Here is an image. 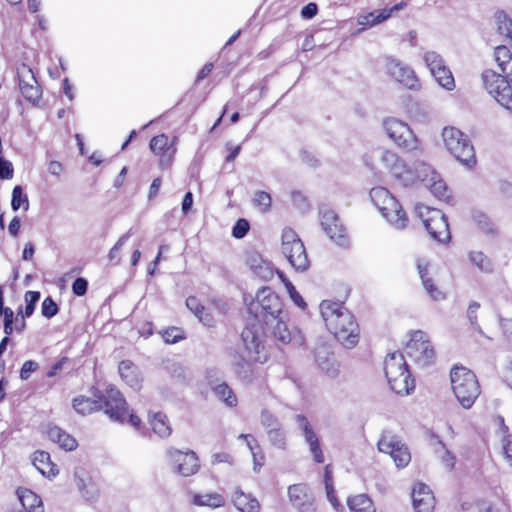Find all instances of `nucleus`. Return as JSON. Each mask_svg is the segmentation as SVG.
Instances as JSON below:
<instances>
[{
    "label": "nucleus",
    "instance_id": "obj_1",
    "mask_svg": "<svg viewBox=\"0 0 512 512\" xmlns=\"http://www.w3.org/2000/svg\"><path fill=\"white\" fill-rule=\"evenodd\" d=\"M248 313L257 324H248L241 337L250 361L264 363L267 355L263 345V327L273 325L275 320L286 313L282 299L270 287H263L248 305Z\"/></svg>",
    "mask_w": 512,
    "mask_h": 512
},
{
    "label": "nucleus",
    "instance_id": "obj_2",
    "mask_svg": "<svg viewBox=\"0 0 512 512\" xmlns=\"http://www.w3.org/2000/svg\"><path fill=\"white\" fill-rule=\"evenodd\" d=\"M96 399L84 396L73 400V408L79 414L86 415L94 411L103 410L113 422H128L134 428H139L140 418L132 413L122 393L113 386H108L104 394H94Z\"/></svg>",
    "mask_w": 512,
    "mask_h": 512
},
{
    "label": "nucleus",
    "instance_id": "obj_3",
    "mask_svg": "<svg viewBox=\"0 0 512 512\" xmlns=\"http://www.w3.org/2000/svg\"><path fill=\"white\" fill-rule=\"evenodd\" d=\"M320 313L328 330L345 348L351 349L357 345L360 328L354 315L343 303L323 300Z\"/></svg>",
    "mask_w": 512,
    "mask_h": 512
},
{
    "label": "nucleus",
    "instance_id": "obj_4",
    "mask_svg": "<svg viewBox=\"0 0 512 512\" xmlns=\"http://www.w3.org/2000/svg\"><path fill=\"white\" fill-rule=\"evenodd\" d=\"M494 56L501 72L506 76L487 69L481 75L482 83L488 94L502 107L512 110V54L506 46L499 45L494 50Z\"/></svg>",
    "mask_w": 512,
    "mask_h": 512
},
{
    "label": "nucleus",
    "instance_id": "obj_5",
    "mask_svg": "<svg viewBox=\"0 0 512 512\" xmlns=\"http://www.w3.org/2000/svg\"><path fill=\"white\" fill-rule=\"evenodd\" d=\"M385 376L390 388L397 394L408 395L415 388L414 379L411 378L410 371L405 357L400 352L388 354L384 361Z\"/></svg>",
    "mask_w": 512,
    "mask_h": 512
},
{
    "label": "nucleus",
    "instance_id": "obj_6",
    "mask_svg": "<svg viewBox=\"0 0 512 512\" xmlns=\"http://www.w3.org/2000/svg\"><path fill=\"white\" fill-rule=\"evenodd\" d=\"M451 387L455 397L464 409H469L480 395L476 375L466 367L455 366L450 373Z\"/></svg>",
    "mask_w": 512,
    "mask_h": 512
},
{
    "label": "nucleus",
    "instance_id": "obj_7",
    "mask_svg": "<svg viewBox=\"0 0 512 512\" xmlns=\"http://www.w3.org/2000/svg\"><path fill=\"white\" fill-rule=\"evenodd\" d=\"M370 198L381 215L395 229L407 226L408 218L398 200L384 187H375L370 191Z\"/></svg>",
    "mask_w": 512,
    "mask_h": 512
},
{
    "label": "nucleus",
    "instance_id": "obj_8",
    "mask_svg": "<svg viewBox=\"0 0 512 512\" xmlns=\"http://www.w3.org/2000/svg\"><path fill=\"white\" fill-rule=\"evenodd\" d=\"M442 138L446 149L462 164L472 167L476 163L474 147L467 135L455 127H445Z\"/></svg>",
    "mask_w": 512,
    "mask_h": 512
},
{
    "label": "nucleus",
    "instance_id": "obj_9",
    "mask_svg": "<svg viewBox=\"0 0 512 512\" xmlns=\"http://www.w3.org/2000/svg\"><path fill=\"white\" fill-rule=\"evenodd\" d=\"M415 214L422 220L425 229L433 239L440 243L450 240L449 224L441 210L417 204Z\"/></svg>",
    "mask_w": 512,
    "mask_h": 512
},
{
    "label": "nucleus",
    "instance_id": "obj_10",
    "mask_svg": "<svg viewBox=\"0 0 512 512\" xmlns=\"http://www.w3.org/2000/svg\"><path fill=\"white\" fill-rule=\"evenodd\" d=\"M281 250L290 265L297 272H304L309 268L310 262L305 246L298 234L289 227L282 231Z\"/></svg>",
    "mask_w": 512,
    "mask_h": 512
},
{
    "label": "nucleus",
    "instance_id": "obj_11",
    "mask_svg": "<svg viewBox=\"0 0 512 512\" xmlns=\"http://www.w3.org/2000/svg\"><path fill=\"white\" fill-rule=\"evenodd\" d=\"M386 135L401 149L407 152L422 150V143L408 126V124L396 119L388 118L383 122Z\"/></svg>",
    "mask_w": 512,
    "mask_h": 512
},
{
    "label": "nucleus",
    "instance_id": "obj_12",
    "mask_svg": "<svg viewBox=\"0 0 512 512\" xmlns=\"http://www.w3.org/2000/svg\"><path fill=\"white\" fill-rule=\"evenodd\" d=\"M405 353L411 361L421 368L431 365L435 359L434 348L423 331L412 333L405 347Z\"/></svg>",
    "mask_w": 512,
    "mask_h": 512
},
{
    "label": "nucleus",
    "instance_id": "obj_13",
    "mask_svg": "<svg viewBox=\"0 0 512 512\" xmlns=\"http://www.w3.org/2000/svg\"><path fill=\"white\" fill-rule=\"evenodd\" d=\"M380 162L399 185L408 187L415 184L413 171L396 152L392 150L381 151Z\"/></svg>",
    "mask_w": 512,
    "mask_h": 512
},
{
    "label": "nucleus",
    "instance_id": "obj_14",
    "mask_svg": "<svg viewBox=\"0 0 512 512\" xmlns=\"http://www.w3.org/2000/svg\"><path fill=\"white\" fill-rule=\"evenodd\" d=\"M423 60L439 86L447 91L454 90V76L439 53L435 51H426L423 54Z\"/></svg>",
    "mask_w": 512,
    "mask_h": 512
},
{
    "label": "nucleus",
    "instance_id": "obj_15",
    "mask_svg": "<svg viewBox=\"0 0 512 512\" xmlns=\"http://www.w3.org/2000/svg\"><path fill=\"white\" fill-rule=\"evenodd\" d=\"M166 455L173 472L183 477L196 474L200 468L199 459L194 451L169 448Z\"/></svg>",
    "mask_w": 512,
    "mask_h": 512
},
{
    "label": "nucleus",
    "instance_id": "obj_16",
    "mask_svg": "<svg viewBox=\"0 0 512 512\" xmlns=\"http://www.w3.org/2000/svg\"><path fill=\"white\" fill-rule=\"evenodd\" d=\"M289 502L297 512H316V498L313 491L304 483L292 484L287 489Z\"/></svg>",
    "mask_w": 512,
    "mask_h": 512
},
{
    "label": "nucleus",
    "instance_id": "obj_17",
    "mask_svg": "<svg viewBox=\"0 0 512 512\" xmlns=\"http://www.w3.org/2000/svg\"><path fill=\"white\" fill-rule=\"evenodd\" d=\"M378 449L389 454L398 468L406 467L411 460L408 448L389 433L382 435L378 441Z\"/></svg>",
    "mask_w": 512,
    "mask_h": 512
},
{
    "label": "nucleus",
    "instance_id": "obj_18",
    "mask_svg": "<svg viewBox=\"0 0 512 512\" xmlns=\"http://www.w3.org/2000/svg\"><path fill=\"white\" fill-rule=\"evenodd\" d=\"M178 138L173 137L171 140L165 134L154 136L150 140V150L159 157V166L161 169L169 168L176 154Z\"/></svg>",
    "mask_w": 512,
    "mask_h": 512
},
{
    "label": "nucleus",
    "instance_id": "obj_19",
    "mask_svg": "<svg viewBox=\"0 0 512 512\" xmlns=\"http://www.w3.org/2000/svg\"><path fill=\"white\" fill-rule=\"evenodd\" d=\"M289 317L286 312L277 320L273 325H267L272 330L274 338L282 344L292 343L295 346H302L304 344V337L300 330L296 327L289 325Z\"/></svg>",
    "mask_w": 512,
    "mask_h": 512
},
{
    "label": "nucleus",
    "instance_id": "obj_20",
    "mask_svg": "<svg viewBox=\"0 0 512 512\" xmlns=\"http://www.w3.org/2000/svg\"><path fill=\"white\" fill-rule=\"evenodd\" d=\"M321 226L326 235L339 246H346L348 238L345 234V228L340 223L337 214L328 208L320 210Z\"/></svg>",
    "mask_w": 512,
    "mask_h": 512
},
{
    "label": "nucleus",
    "instance_id": "obj_21",
    "mask_svg": "<svg viewBox=\"0 0 512 512\" xmlns=\"http://www.w3.org/2000/svg\"><path fill=\"white\" fill-rule=\"evenodd\" d=\"M384 67L387 74L407 88L415 89L418 87V79L414 71L399 60L387 57Z\"/></svg>",
    "mask_w": 512,
    "mask_h": 512
},
{
    "label": "nucleus",
    "instance_id": "obj_22",
    "mask_svg": "<svg viewBox=\"0 0 512 512\" xmlns=\"http://www.w3.org/2000/svg\"><path fill=\"white\" fill-rule=\"evenodd\" d=\"M295 422L299 429L302 431L306 443L309 445L310 452L316 463L324 462V455L320 446L319 438L313 430L312 425L308 421L307 417L298 414L295 416Z\"/></svg>",
    "mask_w": 512,
    "mask_h": 512
},
{
    "label": "nucleus",
    "instance_id": "obj_23",
    "mask_svg": "<svg viewBox=\"0 0 512 512\" xmlns=\"http://www.w3.org/2000/svg\"><path fill=\"white\" fill-rule=\"evenodd\" d=\"M18 78L23 97L33 103L38 101L41 97V90L32 69L23 65L18 69Z\"/></svg>",
    "mask_w": 512,
    "mask_h": 512
},
{
    "label": "nucleus",
    "instance_id": "obj_24",
    "mask_svg": "<svg viewBox=\"0 0 512 512\" xmlns=\"http://www.w3.org/2000/svg\"><path fill=\"white\" fill-rule=\"evenodd\" d=\"M412 502L415 512H433L435 507V497L430 488L423 483L414 486Z\"/></svg>",
    "mask_w": 512,
    "mask_h": 512
},
{
    "label": "nucleus",
    "instance_id": "obj_25",
    "mask_svg": "<svg viewBox=\"0 0 512 512\" xmlns=\"http://www.w3.org/2000/svg\"><path fill=\"white\" fill-rule=\"evenodd\" d=\"M246 263L255 274L263 281H269L274 277L276 269L272 263L264 259L259 253L251 252L247 255Z\"/></svg>",
    "mask_w": 512,
    "mask_h": 512
},
{
    "label": "nucleus",
    "instance_id": "obj_26",
    "mask_svg": "<svg viewBox=\"0 0 512 512\" xmlns=\"http://www.w3.org/2000/svg\"><path fill=\"white\" fill-rule=\"evenodd\" d=\"M231 501L240 512H260V503L252 494L245 493L237 487L232 493Z\"/></svg>",
    "mask_w": 512,
    "mask_h": 512
},
{
    "label": "nucleus",
    "instance_id": "obj_27",
    "mask_svg": "<svg viewBox=\"0 0 512 512\" xmlns=\"http://www.w3.org/2000/svg\"><path fill=\"white\" fill-rule=\"evenodd\" d=\"M315 361L319 368L330 377H336L339 372V364L333 353L325 347H318L315 351Z\"/></svg>",
    "mask_w": 512,
    "mask_h": 512
},
{
    "label": "nucleus",
    "instance_id": "obj_28",
    "mask_svg": "<svg viewBox=\"0 0 512 512\" xmlns=\"http://www.w3.org/2000/svg\"><path fill=\"white\" fill-rule=\"evenodd\" d=\"M119 374L125 383L133 390L141 387V377L138 368L129 360H123L119 364Z\"/></svg>",
    "mask_w": 512,
    "mask_h": 512
},
{
    "label": "nucleus",
    "instance_id": "obj_29",
    "mask_svg": "<svg viewBox=\"0 0 512 512\" xmlns=\"http://www.w3.org/2000/svg\"><path fill=\"white\" fill-rule=\"evenodd\" d=\"M417 269L426 293L434 301L445 299V294L435 286L432 278L428 276L427 263L425 261L419 260L417 262Z\"/></svg>",
    "mask_w": 512,
    "mask_h": 512
},
{
    "label": "nucleus",
    "instance_id": "obj_30",
    "mask_svg": "<svg viewBox=\"0 0 512 512\" xmlns=\"http://www.w3.org/2000/svg\"><path fill=\"white\" fill-rule=\"evenodd\" d=\"M47 436L51 441L58 443L59 446L66 451H72L77 448L78 444L75 438L63 431L58 426L48 427Z\"/></svg>",
    "mask_w": 512,
    "mask_h": 512
},
{
    "label": "nucleus",
    "instance_id": "obj_31",
    "mask_svg": "<svg viewBox=\"0 0 512 512\" xmlns=\"http://www.w3.org/2000/svg\"><path fill=\"white\" fill-rule=\"evenodd\" d=\"M22 507L26 512H43V503L41 498L29 489H19L17 491Z\"/></svg>",
    "mask_w": 512,
    "mask_h": 512
},
{
    "label": "nucleus",
    "instance_id": "obj_32",
    "mask_svg": "<svg viewBox=\"0 0 512 512\" xmlns=\"http://www.w3.org/2000/svg\"><path fill=\"white\" fill-rule=\"evenodd\" d=\"M32 461L35 468L44 476H55L58 473L56 466L51 462L48 452H35Z\"/></svg>",
    "mask_w": 512,
    "mask_h": 512
},
{
    "label": "nucleus",
    "instance_id": "obj_33",
    "mask_svg": "<svg viewBox=\"0 0 512 512\" xmlns=\"http://www.w3.org/2000/svg\"><path fill=\"white\" fill-rule=\"evenodd\" d=\"M350 512H376L372 499L367 494H357L347 498Z\"/></svg>",
    "mask_w": 512,
    "mask_h": 512
},
{
    "label": "nucleus",
    "instance_id": "obj_34",
    "mask_svg": "<svg viewBox=\"0 0 512 512\" xmlns=\"http://www.w3.org/2000/svg\"><path fill=\"white\" fill-rule=\"evenodd\" d=\"M152 430L161 438H167L172 433L167 416L162 412L154 413L149 419Z\"/></svg>",
    "mask_w": 512,
    "mask_h": 512
},
{
    "label": "nucleus",
    "instance_id": "obj_35",
    "mask_svg": "<svg viewBox=\"0 0 512 512\" xmlns=\"http://www.w3.org/2000/svg\"><path fill=\"white\" fill-rule=\"evenodd\" d=\"M193 504L210 508H219L225 505V498L216 492L205 494H194Z\"/></svg>",
    "mask_w": 512,
    "mask_h": 512
},
{
    "label": "nucleus",
    "instance_id": "obj_36",
    "mask_svg": "<svg viewBox=\"0 0 512 512\" xmlns=\"http://www.w3.org/2000/svg\"><path fill=\"white\" fill-rule=\"evenodd\" d=\"M494 20L500 35L504 36L512 44V19L503 10H498L494 14Z\"/></svg>",
    "mask_w": 512,
    "mask_h": 512
},
{
    "label": "nucleus",
    "instance_id": "obj_37",
    "mask_svg": "<svg viewBox=\"0 0 512 512\" xmlns=\"http://www.w3.org/2000/svg\"><path fill=\"white\" fill-rule=\"evenodd\" d=\"M468 259L472 265L483 273H492L494 270L492 260L482 251H470Z\"/></svg>",
    "mask_w": 512,
    "mask_h": 512
},
{
    "label": "nucleus",
    "instance_id": "obj_38",
    "mask_svg": "<svg viewBox=\"0 0 512 512\" xmlns=\"http://www.w3.org/2000/svg\"><path fill=\"white\" fill-rule=\"evenodd\" d=\"M214 395L227 407H235L238 403L237 396L226 383H220L212 388Z\"/></svg>",
    "mask_w": 512,
    "mask_h": 512
},
{
    "label": "nucleus",
    "instance_id": "obj_39",
    "mask_svg": "<svg viewBox=\"0 0 512 512\" xmlns=\"http://www.w3.org/2000/svg\"><path fill=\"white\" fill-rule=\"evenodd\" d=\"M415 175V184L419 181L424 185L429 179H435L437 172L427 163L422 161H416L414 163V169H411Z\"/></svg>",
    "mask_w": 512,
    "mask_h": 512
},
{
    "label": "nucleus",
    "instance_id": "obj_40",
    "mask_svg": "<svg viewBox=\"0 0 512 512\" xmlns=\"http://www.w3.org/2000/svg\"><path fill=\"white\" fill-rule=\"evenodd\" d=\"M77 487L80 490L82 496L88 501H94L99 495V489L97 485L89 478H77Z\"/></svg>",
    "mask_w": 512,
    "mask_h": 512
},
{
    "label": "nucleus",
    "instance_id": "obj_41",
    "mask_svg": "<svg viewBox=\"0 0 512 512\" xmlns=\"http://www.w3.org/2000/svg\"><path fill=\"white\" fill-rule=\"evenodd\" d=\"M428 188L431 193L440 200L449 199L448 191L446 184L440 178V175L437 173L435 179H429V181L424 185Z\"/></svg>",
    "mask_w": 512,
    "mask_h": 512
},
{
    "label": "nucleus",
    "instance_id": "obj_42",
    "mask_svg": "<svg viewBox=\"0 0 512 512\" xmlns=\"http://www.w3.org/2000/svg\"><path fill=\"white\" fill-rule=\"evenodd\" d=\"M21 207L24 211H27L29 209V199L22 186L17 185L12 190L11 208L13 211H18Z\"/></svg>",
    "mask_w": 512,
    "mask_h": 512
},
{
    "label": "nucleus",
    "instance_id": "obj_43",
    "mask_svg": "<svg viewBox=\"0 0 512 512\" xmlns=\"http://www.w3.org/2000/svg\"><path fill=\"white\" fill-rule=\"evenodd\" d=\"M473 219L477 224L478 228L487 235H496L497 228L491 219L482 212H476L473 215Z\"/></svg>",
    "mask_w": 512,
    "mask_h": 512
},
{
    "label": "nucleus",
    "instance_id": "obj_44",
    "mask_svg": "<svg viewBox=\"0 0 512 512\" xmlns=\"http://www.w3.org/2000/svg\"><path fill=\"white\" fill-rule=\"evenodd\" d=\"M24 298H25V302H26L25 309L23 311L22 308L20 307V309H19L17 314L21 315V317H23V318H26V317L28 318V317H30L34 313L36 303L40 299V292H38V291H27L25 293Z\"/></svg>",
    "mask_w": 512,
    "mask_h": 512
},
{
    "label": "nucleus",
    "instance_id": "obj_45",
    "mask_svg": "<svg viewBox=\"0 0 512 512\" xmlns=\"http://www.w3.org/2000/svg\"><path fill=\"white\" fill-rule=\"evenodd\" d=\"M253 202L261 212L266 213L271 208L272 198L270 194L265 191H256L254 193Z\"/></svg>",
    "mask_w": 512,
    "mask_h": 512
},
{
    "label": "nucleus",
    "instance_id": "obj_46",
    "mask_svg": "<svg viewBox=\"0 0 512 512\" xmlns=\"http://www.w3.org/2000/svg\"><path fill=\"white\" fill-rule=\"evenodd\" d=\"M260 419L261 424L266 429L267 434L269 431H275L282 427L279 420L268 411H262Z\"/></svg>",
    "mask_w": 512,
    "mask_h": 512
},
{
    "label": "nucleus",
    "instance_id": "obj_47",
    "mask_svg": "<svg viewBox=\"0 0 512 512\" xmlns=\"http://www.w3.org/2000/svg\"><path fill=\"white\" fill-rule=\"evenodd\" d=\"M132 232L131 229L127 231L125 234H123L118 241L115 243V245L110 249L108 258L110 261H115L116 263L119 262V251L121 248L125 245L127 240L131 237Z\"/></svg>",
    "mask_w": 512,
    "mask_h": 512
},
{
    "label": "nucleus",
    "instance_id": "obj_48",
    "mask_svg": "<svg viewBox=\"0 0 512 512\" xmlns=\"http://www.w3.org/2000/svg\"><path fill=\"white\" fill-rule=\"evenodd\" d=\"M270 443L281 450L286 449V435L285 432L282 430V427L275 430V431H269L267 434Z\"/></svg>",
    "mask_w": 512,
    "mask_h": 512
},
{
    "label": "nucleus",
    "instance_id": "obj_49",
    "mask_svg": "<svg viewBox=\"0 0 512 512\" xmlns=\"http://www.w3.org/2000/svg\"><path fill=\"white\" fill-rule=\"evenodd\" d=\"M59 311V307L56 302L50 297H46L41 306V313L44 317L50 319L54 317Z\"/></svg>",
    "mask_w": 512,
    "mask_h": 512
},
{
    "label": "nucleus",
    "instance_id": "obj_50",
    "mask_svg": "<svg viewBox=\"0 0 512 512\" xmlns=\"http://www.w3.org/2000/svg\"><path fill=\"white\" fill-rule=\"evenodd\" d=\"M162 338L165 341V343L174 344L184 339V335L181 329L177 327H172L170 329L165 330L162 333Z\"/></svg>",
    "mask_w": 512,
    "mask_h": 512
},
{
    "label": "nucleus",
    "instance_id": "obj_51",
    "mask_svg": "<svg viewBox=\"0 0 512 512\" xmlns=\"http://www.w3.org/2000/svg\"><path fill=\"white\" fill-rule=\"evenodd\" d=\"M480 308V304L476 301H472L467 309V318L471 324V326L477 330L479 333H482L481 327L477 321V311Z\"/></svg>",
    "mask_w": 512,
    "mask_h": 512
},
{
    "label": "nucleus",
    "instance_id": "obj_52",
    "mask_svg": "<svg viewBox=\"0 0 512 512\" xmlns=\"http://www.w3.org/2000/svg\"><path fill=\"white\" fill-rule=\"evenodd\" d=\"M250 225L246 219H238L232 228V236L236 239L243 238L249 231Z\"/></svg>",
    "mask_w": 512,
    "mask_h": 512
},
{
    "label": "nucleus",
    "instance_id": "obj_53",
    "mask_svg": "<svg viewBox=\"0 0 512 512\" xmlns=\"http://www.w3.org/2000/svg\"><path fill=\"white\" fill-rule=\"evenodd\" d=\"M285 287L295 305L304 309L306 307V303L299 292L296 290L295 286L290 281H285Z\"/></svg>",
    "mask_w": 512,
    "mask_h": 512
},
{
    "label": "nucleus",
    "instance_id": "obj_54",
    "mask_svg": "<svg viewBox=\"0 0 512 512\" xmlns=\"http://www.w3.org/2000/svg\"><path fill=\"white\" fill-rule=\"evenodd\" d=\"M39 365L37 362L33 360H27L23 363L20 370V378L22 380H27L30 378L31 374L38 369Z\"/></svg>",
    "mask_w": 512,
    "mask_h": 512
},
{
    "label": "nucleus",
    "instance_id": "obj_55",
    "mask_svg": "<svg viewBox=\"0 0 512 512\" xmlns=\"http://www.w3.org/2000/svg\"><path fill=\"white\" fill-rule=\"evenodd\" d=\"M88 289V281L83 277H78L72 284V292L76 296H83L86 294Z\"/></svg>",
    "mask_w": 512,
    "mask_h": 512
},
{
    "label": "nucleus",
    "instance_id": "obj_56",
    "mask_svg": "<svg viewBox=\"0 0 512 512\" xmlns=\"http://www.w3.org/2000/svg\"><path fill=\"white\" fill-rule=\"evenodd\" d=\"M13 172L12 163L0 156V179H11Z\"/></svg>",
    "mask_w": 512,
    "mask_h": 512
},
{
    "label": "nucleus",
    "instance_id": "obj_57",
    "mask_svg": "<svg viewBox=\"0 0 512 512\" xmlns=\"http://www.w3.org/2000/svg\"><path fill=\"white\" fill-rule=\"evenodd\" d=\"M291 199H292L294 206L297 209H299L300 211L304 212L308 209L307 200L301 192L293 191L291 193Z\"/></svg>",
    "mask_w": 512,
    "mask_h": 512
},
{
    "label": "nucleus",
    "instance_id": "obj_58",
    "mask_svg": "<svg viewBox=\"0 0 512 512\" xmlns=\"http://www.w3.org/2000/svg\"><path fill=\"white\" fill-rule=\"evenodd\" d=\"M186 306L187 308L193 312V314L197 317L200 313H203L205 310V307L199 302V300L194 297L190 296L186 299Z\"/></svg>",
    "mask_w": 512,
    "mask_h": 512
},
{
    "label": "nucleus",
    "instance_id": "obj_59",
    "mask_svg": "<svg viewBox=\"0 0 512 512\" xmlns=\"http://www.w3.org/2000/svg\"><path fill=\"white\" fill-rule=\"evenodd\" d=\"M440 444L443 448V455L441 456L442 463L448 470H451L455 465V457L445 448L442 442H440Z\"/></svg>",
    "mask_w": 512,
    "mask_h": 512
},
{
    "label": "nucleus",
    "instance_id": "obj_60",
    "mask_svg": "<svg viewBox=\"0 0 512 512\" xmlns=\"http://www.w3.org/2000/svg\"><path fill=\"white\" fill-rule=\"evenodd\" d=\"M503 451L507 462L512 466V435L503 438Z\"/></svg>",
    "mask_w": 512,
    "mask_h": 512
},
{
    "label": "nucleus",
    "instance_id": "obj_61",
    "mask_svg": "<svg viewBox=\"0 0 512 512\" xmlns=\"http://www.w3.org/2000/svg\"><path fill=\"white\" fill-rule=\"evenodd\" d=\"M326 489V496H327V499L328 501L331 503V505L334 507L335 510L339 511L340 509H342V505L340 504V502L338 501L337 497H336V493H335V489H334V486H327L325 487Z\"/></svg>",
    "mask_w": 512,
    "mask_h": 512
},
{
    "label": "nucleus",
    "instance_id": "obj_62",
    "mask_svg": "<svg viewBox=\"0 0 512 512\" xmlns=\"http://www.w3.org/2000/svg\"><path fill=\"white\" fill-rule=\"evenodd\" d=\"M318 12L316 3L310 2L301 9V16L304 19H312Z\"/></svg>",
    "mask_w": 512,
    "mask_h": 512
},
{
    "label": "nucleus",
    "instance_id": "obj_63",
    "mask_svg": "<svg viewBox=\"0 0 512 512\" xmlns=\"http://www.w3.org/2000/svg\"><path fill=\"white\" fill-rule=\"evenodd\" d=\"M397 9H398V7L394 6L390 10H383V11H381L378 14L374 13V18L371 20L372 24H376L377 25V24H380L381 22L387 20L391 16L392 11H395Z\"/></svg>",
    "mask_w": 512,
    "mask_h": 512
},
{
    "label": "nucleus",
    "instance_id": "obj_64",
    "mask_svg": "<svg viewBox=\"0 0 512 512\" xmlns=\"http://www.w3.org/2000/svg\"><path fill=\"white\" fill-rule=\"evenodd\" d=\"M500 326H501L505 336L507 337V339L512 341V319L501 318Z\"/></svg>",
    "mask_w": 512,
    "mask_h": 512
}]
</instances>
